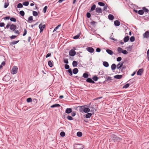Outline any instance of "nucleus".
Masks as SVG:
<instances>
[{
  "label": "nucleus",
  "mask_w": 149,
  "mask_h": 149,
  "mask_svg": "<svg viewBox=\"0 0 149 149\" xmlns=\"http://www.w3.org/2000/svg\"><path fill=\"white\" fill-rule=\"evenodd\" d=\"M72 64L73 67H75L77 66V63L76 61H74L72 62Z\"/></svg>",
  "instance_id": "obj_33"
},
{
  "label": "nucleus",
  "mask_w": 149,
  "mask_h": 149,
  "mask_svg": "<svg viewBox=\"0 0 149 149\" xmlns=\"http://www.w3.org/2000/svg\"><path fill=\"white\" fill-rule=\"evenodd\" d=\"M79 70L77 68H74L73 70V73L74 74H76L78 72Z\"/></svg>",
  "instance_id": "obj_26"
},
{
  "label": "nucleus",
  "mask_w": 149,
  "mask_h": 149,
  "mask_svg": "<svg viewBox=\"0 0 149 149\" xmlns=\"http://www.w3.org/2000/svg\"><path fill=\"white\" fill-rule=\"evenodd\" d=\"M17 69V68L16 67H14L12 69V73L13 74L16 73Z\"/></svg>",
  "instance_id": "obj_12"
},
{
  "label": "nucleus",
  "mask_w": 149,
  "mask_h": 149,
  "mask_svg": "<svg viewBox=\"0 0 149 149\" xmlns=\"http://www.w3.org/2000/svg\"><path fill=\"white\" fill-rule=\"evenodd\" d=\"M19 40L17 41H14L11 42L10 43L11 45H14L18 43L19 42Z\"/></svg>",
  "instance_id": "obj_35"
},
{
  "label": "nucleus",
  "mask_w": 149,
  "mask_h": 149,
  "mask_svg": "<svg viewBox=\"0 0 149 149\" xmlns=\"http://www.w3.org/2000/svg\"><path fill=\"white\" fill-rule=\"evenodd\" d=\"M24 29V33L23 34V36H24L26 34L27 31L25 29Z\"/></svg>",
  "instance_id": "obj_56"
},
{
  "label": "nucleus",
  "mask_w": 149,
  "mask_h": 149,
  "mask_svg": "<svg viewBox=\"0 0 149 149\" xmlns=\"http://www.w3.org/2000/svg\"><path fill=\"white\" fill-rule=\"evenodd\" d=\"M80 35H81V33H79L77 35H76L75 36H74L73 37V39H77L79 37Z\"/></svg>",
  "instance_id": "obj_32"
},
{
  "label": "nucleus",
  "mask_w": 149,
  "mask_h": 149,
  "mask_svg": "<svg viewBox=\"0 0 149 149\" xmlns=\"http://www.w3.org/2000/svg\"><path fill=\"white\" fill-rule=\"evenodd\" d=\"M143 37L144 38L148 39L149 38V31H146L143 34Z\"/></svg>",
  "instance_id": "obj_2"
},
{
  "label": "nucleus",
  "mask_w": 149,
  "mask_h": 149,
  "mask_svg": "<svg viewBox=\"0 0 149 149\" xmlns=\"http://www.w3.org/2000/svg\"><path fill=\"white\" fill-rule=\"evenodd\" d=\"M147 55L148 58V61H149V49H148L147 51Z\"/></svg>",
  "instance_id": "obj_64"
},
{
  "label": "nucleus",
  "mask_w": 149,
  "mask_h": 149,
  "mask_svg": "<svg viewBox=\"0 0 149 149\" xmlns=\"http://www.w3.org/2000/svg\"><path fill=\"white\" fill-rule=\"evenodd\" d=\"M96 6L95 4H93L91 8V9L89 10V12L90 13L92 12L95 9Z\"/></svg>",
  "instance_id": "obj_16"
},
{
  "label": "nucleus",
  "mask_w": 149,
  "mask_h": 149,
  "mask_svg": "<svg viewBox=\"0 0 149 149\" xmlns=\"http://www.w3.org/2000/svg\"><path fill=\"white\" fill-rule=\"evenodd\" d=\"M122 60V58L120 57H119L117 58V61L118 62H120Z\"/></svg>",
  "instance_id": "obj_58"
},
{
  "label": "nucleus",
  "mask_w": 149,
  "mask_h": 149,
  "mask_svg": "<svg viewBox=\"0 0 149 149\" xmlns=\"http://www.w3.org/2000/svg\"><path fill=\"white\" fill-rule=\"evenodd\" d=\"M87 113L85 115V117L87 118H90L91 116H92V115H93L94 113V112H93L92 113Z\"/></svg>",
  "instance_id": "obj_8"
},
{
  "label": "nucleus",
  "mask_w": 149,
  "mask_h": 149,
  "mask_svg": "<svg viewBox=\"0 0 149 149\" xmlns=\"http://www.w3.org/2000/svg\"><path fill=\"white\" fill-rule=\"evenodd\" d=\"M29 4V3L28 1H25L23 3V5L25 6H28Z\"/></svg>",
  "instance_id": "obj_44"
},
{
  "label": "nucleus",
  "mask_w": 149,
  "mask_h": 149,
  "mask_svg": "<svg viewBox=\"0 0 149 149\" xmlns=\"http://www.w3.org/2000/svg\"><path fill=\"white\" fill-rule=\"evenodd\" d=\"M114 23V25L116 26H118L120 24V22L118 20L115 21Z\"/></svg>",
  "instance_id": "obj_17"
},
{
  "label": "nucleus",
  "mask_w": 149,
  "mask_h": 149,
  "mask_svg": "<svg viewBox=\"0 0 149 149\" xmlns=\"http://www.w3.org/2000/svg\"><path fill=\"white\" fill-rule=\"evenodd\" d=\"M122 75H117L114 76V77L115 79H120L122 77Z\"/></svg>",
  "instance_id": "obj_20"
},
{
  "label": "nucleus",
  "mask_w": 149,
  "mask_h": 149,
  "mask_svg": "<svg viewBox=\"0 0 149 149\" xmlns=\"http://www.w3.org/2000/svg\"><path fill=\"white\" fill-rule=\"evenodd\" d=\"M5 24L3 22H1L0 23V27H3L5 26Z\"/></svg>",
  "instance_id": "obj_63"
},
{
  "label": "nucleus",
  "mask_w": 149,
  "mask_h": 149,
  "mask_svg": "<svg viewBox=\"0 0 149 149\" xmlns=\"http://www.w3.org/2000/svg\"><path fill=\"white\" fill-rule=\"evenodd\" d=\"M60 107V105L58 104H55L51 106V108L58 107Z\"/></svg>",
  "instance_id": "obj_22"
},
{
  "label": "nucleus",
  "mask_w": 149,
  "mask_h": 149,
  "mask_svg": "<svg viewBox=\"0 0 149 149\" xmlns=\"http://www.w3.org/2000/svg\"><path fill=\"white\" fill-rule=\"evenodd\" d=\"M123 49L121 47H119L117 49V51L118 53H122V51H123Z\"/></svg>",
  "instance_id": "obj_39"
},
{
  "label": "nucleus",
  "mask_w": 149,
  "mask_h": 149,
  "mask_svg": "<svg viewBox=\"0 0 149 149\" xmlns=\"http://www.w3.org/2000/svg\"><path fill=\"white\" fill-rule=\"evenodd\" d=\"M122 53L124 54H126L128 53V52L126 50L123 49L122 51Z\"/></svg>",
  "instance_id": "obj_55"
},
{
  "label": "nucleus",
  "mask_w": 149,
  "mask_h": 149,
  "mask_svg": "<svg viewBox=\"0 0 149 149\" xmlns=\"http://www.w3.org/2000/svg\"><path fill=\"white\" fill-rule=\"evenodd\" d=\"M10 18V16H6L3 18L4 20H8Z\"/></svg>",
  "instance_id": "obj_59"
},
{
  "label": "nucleus",
  "mask_w": 149,
  "mask_h": 149,
  "mask_svg": "<svg viewBox=\"0 0 149 149\" xmlns=\"http://www.w3.org/2000/svg\"><path fill=\"white\" fill-rule=\"evenodd\" d=\"M130 41L131 42H133L135 40V38L134 36H131L130 38Z\"/></svg>",
  "instance_id": "obj_43"
},
{
  "label": "nucleus",
  "mask_w": 149,
  "mask_h": 149,
  "mask_svg": "<svg viewBox=\"0 0 149 149\" xmlns=\"http://www.w3.org/2000/svg\"><path fill=\"white\" fill-rule=\"evenodd\" d=\"M83 112H84L85 113H88L90 111V110L89 108L86 107H84V109H83Z\"/></svg>",
  "instance_id": "obj_15"
},
{
  "label": "nucleus",
  "mask_w": 149,
  "mask_h": 149,
  "mask_svg": "<svg viewBox=\"0 0 149 149\" xmlns=\"http://www.w3.org/2000/svg\"><path fill=\"white\" fill-rule=\"evenodd\" d=\"M65 133L64 132H61L60 133V136L62 137H64L65 136Z\"/></svg>",
  "instance_id": "obj_46"
},
{
  "label": "nucleus",
  "mask_w": 149,
  "mask_h": 149,
  "mask_svg": "<svg viewBox=\"0 0 149 149\" xmlns=\"http://www.w3.org/2000/svg\"><path fill=\"white\" fill-rule=\"evenodd\" d=\"M53 61H49L48 62V65L50 67H52L53 66Z\"/></svg>",
  "instance_id": "obj_30"
},
{
  "label": "nucleus",
  "mask_w": 149,
  "mask_h": 149,
  "mask_svg": "<svg viewBox=\"0 0 149 149\" xmlns=\"http://www.w3.org/2000/svg\"><path fill=\"white\" fill-rule=\"evenodd\" d=\"M76 54L75 51L74 49H71L69 52V55L72 56H74Z\"/></svg>",
  "instance_id": "obj_4"
},
{
  "label": "nucleus",
  "mask_w": 149,
  "mask_h": 149,
  "mask_svg": "<svg viewBox=\"0 0 149 149\" xmlns=\"http://www.w3.org/2000/svg\"><path fill=\"white\" fill-rule=\"evenodd\" d=\"M10 79V78L9 75H6L3 78V80L7 82L9 81Z\"/></svg>",
  "instance_id": "obj_3"
},
{
  "label": "nucleus",
  "mask_w": 149,
  "mask_h": 149,
  "mask_svg": "<svg viewBox=\"0 0 149 149\" xmlns=\"http://www.w3.org/2000/svg\"><path fill=\"white\" fill-rule=\"evenodd\" d=\"M23 5L22 3H19L17 5V8H22L23 7Z\"/></svg>",
  "instance_id": "obj_38"
},
{
  "label": "nucleus",
  "mask_w": 149,
  "mask_h": 149,
  "mask_svg": "<svg viewBox=\"0 0 149 149\" xmlns=\"http://www.w3.org/2000/svg\"><path fill=\"white\" fill-rule=\"evenodd\" d=\"M106 52H107L108 54H109L110 55H112L113 53V52L110 50V49H106Z\"/></svg>",
  "instance_id": "obj_23"
},
{
  "label": "nucleus",
  "mask_w": 149,
  "mask_h": 149,
  "mask_svg": "<svg viewBox=\"0 0 149 149\" xmlns=\"http://www.w3.org/2000/svg\"><path fill=\"white\" fill-rule=\"evenodd\" d=\"M32 101L36 104L37 103V99L34 98L33 100H32Z\"/></svg>",
  "instance_id": "obj_61"
},
{
  "label": "nucleus",
  "mask_w": 149,
  "mask_h": 149,
  "mask_svg": "<svg viewBox=\"0 0 149 149\" xmlns=\"http://www.w3.org/2000/svg\"><path fill=\"white\" fill-rule=\"evenodd\" d=\"M9 4V3H6V2L5 3L4 5V8H7Z\"/></svg>",
  "instance_id": "obj_54"
},
{
  "label": "nucleus",
  "mask_w": 149,
  "mask_h": 149,
  "mask_svg": "<svg viewBox=\"0 0 149 149\" xmlns=\"http://www.w3.org/2000/svg\"><path fill=\"white\" fill-rule=\"evenodd\" d=\"M142 9L144 11V13H149V10L146 8L145 7H143L142 8Z\"/></svg>",
  "instance_id": "obj_21"
},
{
  "label": "nucleus",
  "mask_w": 149,
  "mask_h": 149,
  "mask_svg": "<svg viewBox=\"0 0 149 149\" xmlns=\"http://www.w3.org/2000/svg\"><path fill=\"white\" fill-rule=\"evenodd\" d=\"M143 71V69L141 68L137 72V74L138 75H141Z\"/></svg>",
  "instance_id": "obj_9"
},
{
  "label": "nucleus",
  "mask_w": 149,
  "mask_h": 149,
  "mask_svg": "<svg viewBox=\"0 0 149 149\" xmlns=\"http://www.w3.org/2000/svg\"><path fill=\"white\" fill-rule=\"evenodd\" d=\"M67 118L68 120H73V118L72 116H69V115H68L67 116Z\"/></svg>",
  "instance_id": "obj_41"
},
{
  "label": "nucleus",
  "mask_w": 149,
  "mask_h": 149,
  "mask_svg": "<svg viewBox=\"0 0 149 149\" xmlns=\"http://www.w3.org/2000/svg\"><path fill=\"white\" fill-rule=\"evenodd\" d=\"M10 20L11 21L15 22L16 21V19L14 17H11L10 18Z\"/></svg>",
  "instance_id": "obj_45"
},
{
  "label": "nucleus",
  "mask_w": 149,
  "mask_h": 149,
  "mask_svg": "<svg viewBox=\"0 0 149 149\" xmlns=\"http://www.w3.org/2000/svg\"><path fill=\"white\" fill-rule=\"evenodd\" d=\"M113 140H114V141H115V140H117L119 139V138L117 136L114 137H113Z\"/></svg>",
  "instance_id": "obj_62"
},
{
  "label": "nucleus",
  "mask_w": 149,
  "mask_h": 149,
  "mask_svg": "<svg viewBox=\"0 0 149 149\" xmlns=\"http://www.w3.org/2000/svg\"><path fill=\"white\" fill-rule=\"evenodd\" d=\"M86 17L88 18H90L91 17V14L90 12H87L86 13Z\"/></svg>",
  "instance_id": "obj_53"
},
{
  "label": "nucleus",
  "mask_w": 149,
  "mask_h": 149,
  "mask_svg": "<svg viewBox=\"0 0 149 149\" xmlns=\"http://www.w3.org/2000/svg\"><path fill=\"white\" fill-rule=\"evenodd\" d=\"M87 50L90 53H93L94 51V49L93 48L91 47H87Z\"/></svg>",
  "instance_id": "obj_13"
},
{
  "label": "nucleus",
  "mask_w": 149,
  "mask_h": 149,
  "mask_svg": "<svg viewBox=\"0 0 149 149\" xmlns=\"http://www.w3.org/2000/svg\"><path fill=\"white\" fill-rule=\"evenodd\" d=\"M116 67V65L114 64H113L111 65V69L112 70H115Z\"/></svg>",
  "instance_id": "obj_27"
},
{
  "label": "nucleus",
  "mask_w": 149,
  "mask_h": 149,
  "mask_svg": "<svg viewBox=\"0 0 149 149\" xmlns=\"http://www.w3.org/2000/svg\"><path fill=\"white\" fill-rule=\"evenodd\" d=\"M103 65L106 67H107L109 66V63L106 61L103 62Z\"/></svg>",
  "instance_id": "obj_28"
},
{
  "label": "nucleus",
  "mask_w": 149,
  "mask_h": 149,
  "mask_svg": "<svg viewBox=\"0 0 149 149\" xmlns=\"http://www.w3.org/2000/svg\"><path fill=\"white\" fill-rule=\"evenodd\" d=\"M17 26L16 25L14 24H12L10 25V29L13 31H14L15 29H17Z\"/></svg>",
  "instance_id": "obj_7"
},
{
  "label": "nucleus",
  "mask_w": 149,
  "mask_h": 149,
  "mask_svg": "<svg viewBox=\"0 0 149 149\" xmlns=\"http://www.w3.org/2000/svg\"><path fill=\"white\" fill-rule=\"evenodd\" d=\"M124 63L123 61L120 62L117 65L116 68L118 69H120L122 67Z\"/></svg>",
  "instance_id": "obj_5"
},
{
  "label": "nucleus",
  "mask_w": 149,
  "mask_h": 149,
  "mask_svg": "<svg viewBox=\"0 0 149 149\" xmlns=\"http://www.w3.org/2000/svg\"><path fill=\"white\" fill-rule=\"evenodd\" d=\"M19 13L20 15L22 16H24L25 14V13L23 10L20 11Z\"/></svg>",
  "instance_id": "obj_42"
},
{
  "label": "nucleus",
  "mask_w": 149,
  "mask_h": 149,
  "mask_svg": "<svg viewBox=\"0 0 149 149\" xmlns=\"http://www.w3.org/2000/svg\"><path fill=\"white\" fill-rule=\"evenodd\" d=\"M63 62L65 63L66 64H67L69 63L68 59L66 58L64 59Z\"/></svg>",
  "instance_id": "obj_49"
},
{
  "label": "nucleus",
  "mask_w": 149,
  "mask_h": 149,
  "mask_svg": "<svg viewBox=\"0 0 149 149\" xmlns=\"http://www.w3.org/2000/svg\"><path fill=\"white\" fill-rule=\"evenodd\" d=\"M88 72H85L83 74L82 77H84L85 78L87 79L88 77Z\"/></svg>",
  "instance_id": "obj_19"
},
{
  "label": "nucleus",
  "mask_w": 149,
  "mask_h": 149,
  "mask_svg": "<svg viewBox=\"0 0 149 149\" xmlns=\"http://www.w3.org/2000/svg\"><path fill=\"white\" fill-rule=\"evenodd\" d=\"M32 101V98L31 97L28 98L26 99V102L28 103L30 102H31Z\"/></svg>",
  "instance_id": "obj_48"
},
{
  "label": "nucleus",
  "mask_w": 149,
  "mask_h": 149,
  "mask_svg": "<svg viewBox=\"0 0 149 149\" xmlns=\"http://www.w3.org/2000/svg\"><path fill=\"white\" fill-rule=\"evenodd\" d=\"M129 40V37L128 36H126L123 39V41L125 42H127Z\"/></svg>",
  "instance_id": "obj_24"
},
{
  "label": "nucleus",
  "mask_w": 149,
  "mask_h": 149,
  "mask_svg": "<svg viewBox=\"0 0 149 149\" xmlns=\"http://www.w3.org/2000/svg\"><path fill=\"white\" fill-rule=\"evenodd\" d=\"M130 85L129 84H126L123 86V88H127Z\"/></svg>",
  "instance_id": "obj_37"
},
{
  "label": "nucleus",
  "mask_w": 149,
  "mask_h": 149,
  "mask_svg": "<svg viewBox=\"0 0 149 149\" xmlns=\"http://www.w3.org/2000/svg\"><path fill=\"white\" fill-rule=\"evenodd\" d=\"M38 13L36 11H33V15L34 16H36L38 15Z\"/></svg>",
  "instance_id": "obj_47"
},
{
  "label": "nucleus",
  "mask_w": 149,
  "mask_h": 149,
  "mask_svg": "<svg viewBox=\"0 0 149 149\" xmlns=\"http://www.w3.org/2000/svg\"><path fill=\"white\" fill-rule=\"evenodd\" d=\"M104 77L106 78L105 81H108V82L111 81V80H112L111 77H110L106 76V77Z\"/></svg>",
  "instance_id": "obj_18"
},
{
  "label": "nucleus",
  "mask_w": 149,
  "mask_h": 149,
  "mask_svg": "<svg viewBox=\"0 0 149 149\" xmlns=\"http://www.w3.org/2000/svg\"><path fill=\"white\" fill-rule=\"evenodd\" d=\"M98 4L100 6H105V4L104 3L101 2H99L98 3Z\"/></svg>",
  "instance_id": "obj_40"
},
{
  "label": "nucleus",
  "mask_w": 149,
  "mask_h": 149,
  "mask_svg": "<svg viewBox=\"0 0 149 149\" xmlns=\"http://www.w3.org/2000/svg\"><path fill=\"white\" fill-rule=\"evenodd\" d=\"M72 112V108H67L65 110V113L67 114H69Z\"/></svg>",
  "instance_id": "obj_10"
},
{
  "label": "nucleus",
  "mask_w": 149,
  "mask_h": 149,
  "mask_svg": "<svg viewBox=\"0 0 149 149\" xmlns=\"http://www.w3.org/2000/svg\"><path fill=\"white\" fill-rule=\"evenodd\" d=\"M16 37L17 36L15 35H12L10 37V38L11 39H15Z\"/></svg>",
  "instance_id": "obj_60"
},
{
  "label": "nucleus",
  "mask_w": 149,
  "mask_h": 149,
  "mask_svg": "<svg viewBox=\"0 0 149 149\" xmlns=\"http://www.w3.org/2000/svg\"><path fill=\"white\" fill-rule=\"evenodd\" d=\"M98 77L96 75L94 76L92 78V79H93V80L94 81H97L98 80Z\"/></svg>",
  "instance_id": "obj_34"
},
{
  "label": "nucleus",
  "mask_w": 149,
  "mask_h": 149,
  "mask_svg": "<svg viewBox=\"0 0 149 149\" xmlns=\"http://www.w3.org/2000/svg\"><path fill=\"white\" fill-rule=\"evenodd\" d=\"M108 19L110 20H113L114 19L113 16L111 14H109L108 16Z\"/></svg>",
  "instance_id": "obj_31"
},
{
  "label": "nucleus",
  "mask_w": 149,
  "mask_h": 149,
  "mask_svg": "<svg viewBox=\"0 0 149 149\" xmlns=\"http://www.w3.org/2000/svg\"><path fill=\"white\" fill-rule=\"evenodd\" d=\"M144 13V11L143 9L140 10H138V14L140 15H143Z\"/></svg>",
  "instance_id": "obj_29"
},
{
  "label": "nucleus",
  "mask_w": 149,
  "mask_h": 149,
  "mask_svg": "<svg viewBox=\"0 0 149 149\" xmlns=\"http://www.w3.org/2000/svg\"><path fill=\"white\" fill-rule=\"evenodd\" d=\"M95 11L98 13H102V10L100 8H97L95 9Z\"/></svg>",
  "instance_id": "obj_14"
},
{
  "label": "nucleus",
  "mask_w": 149,
  "mask_h": 149,
  "mask_svg": "<svg viewBox=\"0 0 149 149\" xmlns=\"http://www.w3.org/2000/svg\"><path fill=\"white\" fill-rule=\"evenodd\" d=\"M65 69L66 70L69 69H70L69 65L67 64L65 65Z\"/></svg>",
  "instance_id": "obj_52"
},
{
  "label": "nucleus",
  "mask_w": 149,
  "mask_h": 149,
  "mask_svg": "<svg viewBox=\"0 0 149 149\" xmlns=\"http://www.w3.org/2000/svg\"><path fill=\"white\" fill-rule=\"evenodd\" d=\"M77 135L78 137H81L82 135V133L81 132H78L77 133Z\"/></svg>",
  "instance_id": "obj_36"
},
{
  "label": "nucleus",
  "mask_w": 149,
  "mask_h": 149,
  "mask_svg": "<svg viewBox=\"0 0 149 149\" xmlns=\"http://www.w3.org/2000/svg\"><path fill=\"white\" fill-rule=\"evenodd\" d=\"M33 20V18L32 16H31L28 18V22H29L30 21H32Z\"/></svg>",
  "instance_id": "obj_50"
},
{
  "label": "nucleus",
  "mask_w": 149,
  "mask_h": 149,
  "mask_svg": "<svg viewBox=\"0 0 149 149\" xmlns=\"http://www.w3.org/2000/svg\"><path fill=\"white\" fill-rule=\"evenodd\" d=\"M76 114V113L75 111H73L71 113V115L73 117L74 116H75Z\"/></svg>",
  "instance_id": "obj_57"
},
{
  "label": "nucleus",
  "mask_w": 149,
  "mask_h": 149,
  "mask_svg": "<svg viewBox=\"0 0 149 149\" xmlns=\"http://www.w3.org/2000/svg\"><path fill=\"white\" fill-rule=\"evenodd\" d=\"M47 8V6H45L43 8V11L44 13H45L46 12V11Z\"/></svg>",
  "instance_id": "obj_51"
},
{
  "label": "nucleus",
  "mask_w": 149,
  "mask_h": 149,
  "mask_svg": "<svg viewBox=\"0 0 149 149\" xmlns=\"http://www.w3.org/2000/svg\"><path fill=\"white\" fill-rule=\"evenodd\" d=\"M75 149H83L84 147L82 144H76L74 146Z\"/></svg>",
  "instance_id": "obj_1"
},
{
  "label": "nucleus",
  "mask_w": 149,
  "mask_h": 149,
  "mask_svg": "<svg viewBox=\"0 0 149 149\" xmlns=\"http://www.w3.org/2000/svg\"><path fill=\"white\" fill-rule=\"evenodd\" d=\"M86 82L88 83L94 84L95 82V81L92 80V79L88 78L86 79Z\"/></svg>",
  "instance_id": "obj_11"
},
{
  "label": "nucleus",
  "mask_w": 149,
  "mask_h": 149,
  "mask_svg": "<svg viewBox=\"0 0 149 149\" xmlns=\"http://www.w3.org/2000/svg\"><path fill=\"white\" fill-rule=\"evenodd\" d=\"M86 106V105L80 106H78L77 107L79 108V110L80 112L83 113V109H84V107Z\"/></svg>",
  "instance_id": "obj_6"
},
{
  "label": "nucleus",
  "mask_w": 149,
  "mask_h": 149,
  "mask_svg": "<svg viewBox=\"0 0 149 149\" xmlns=\"http://www.w3.org/2000/svg\"><path fill=\"white\" fill-rule=\"evenodd\" d=\"M45 24H43L42 25V23L40 24L39 25V28H41V29H43L44 30V29H45Z\"/></svg>",
  "instance_id": "obj_25"
}]
</instances>
